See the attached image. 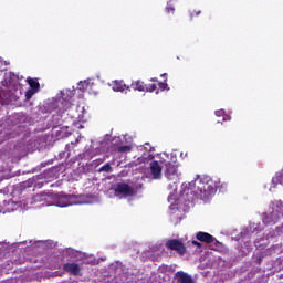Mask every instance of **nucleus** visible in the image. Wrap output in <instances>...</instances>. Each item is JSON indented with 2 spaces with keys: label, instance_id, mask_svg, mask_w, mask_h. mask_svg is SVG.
I'll return each mask as SVG.
<instances>
[{
  "label": "nucleus",
  "instance_id": "1",
  "mask_svg": "<svg viewBox=\"0 0 283 283\" xmlns=\"http://www.w3.org/2000/svg\"><path fill=\"white\" fill-rule=\"evenodd\" d=\"M187 193H193L195 198L199 200H209V198L216 196V185L209 176H198L195 181L189 184Z\"/></svg>",
  "mask_w": 283,
  "mask_h": 283
},
{
  "label": "nucleus",
  "instance_id": "3",
  "mask_svg": "<svg viewBox=\"0 0 283 283\" xmlns=\"http://www.w3.org/2000/svg\"><path fill=\"white\" fill-rule=\"evenodd\" d=\"M165 247L169 251H176L179 255H185L187 253V247H185V243L178 239H169L166 241Z\"/></svg>",
  "mask_w": 283,
  "mask_h": 283
},
{
  "label": "nucleus",
  "instance_id": "20",
  "mask_svg": "<svg viewBox=\"0 0 283 283\" xmlns=\"http://www.w3.org/2000/svg\"><path fill=\"white\" fill-rule=\"evenodd\" d=\"M36 91H32V90H29L25 92V98L27 101H30V98H32V96H34Z\"/></svg>",
  "mask_w": 283,
  "mask_h": 283
},
{
  "label": "nucleus",
  "instance_id": "22",
  "mask_svg": "<svg viewBox=\"0 0 283 283\" xmlns=\"http://www.w3.org/2000/svg\"><path fill=\"white\" fill-rule=\"evenodd\" d=\"M193 247H197V249H202V243L198 241H192Z\"/></svg>",
  "mask_w": 283,
  "mask_h": 283
},
{
  "label": "nucleus",
  "instance_id": "4",
  "mask_svg": "<svg viewBox=\"0 0 283 283\" xmlns=\"http://www.w3.org/2000/svg\"><path fill=\"white\" fill-rule=\"evenodd\" d=\"M164 176L167 180H176L178 178V166L171 161H166L164 165Z\"/></svg>",
  "mask_w": 283,
  "mask_h": 283
},
{
  "label": "nucleus",
  "instance_id": "18",
  "mask_svg": "<svg viewBox=\"0 0 283 283\" xmlns=\"http://www.w3.org/2000/svg\"><path fill=\"white\" fill-rule=\"evenodd\" d=\"M156 90H158V86L155 83L146 84V92H156Z\"/></svg>",
  "mask_w": 283,
  "mask_h": 283
},
{
  "label": "nucleus",
  "instance_id": "23",
  "mask_svg": "<svg viewBox=\"0 0 283 283\" xmlns=\"http://www.w3.org/2000/svg\"><path fill=\"white\" fill-rule=\"evenodd\" d=\"M258 264H262V256L258 259Z\"/></svg>",
  "mask_w": 283,
  "mask_h": 283
},
{
  "label": "nucleus",
  "instance_id": "12",
  "mask_svg": "<svg viewBox=\"0 0 283 283\" xmlns=\"http://www.w3.org/2000/svg\"><path fill=\"white\" fill-rule=\"evenodd\" d=\"M130 87L134 90V92H146V84L140 80L133 82Z\"/></svg>",
  "mask_w": 283,
  "mask_h": 283
},
{
  "label": "nucleus",
  "instance_id": "11",
  "mask_svg": "<svg viewBox=\"0 0 283 283\" xmlns=\"http://www.w3.org/2000/svg\"><path fill=\"white\" fill-rule=\"evenodd\" d=\"M176 277L179 283H193V279L182 271L177 272Z\"/></svg>",
  "mask_w": 283,
  "mask_h": 283
},
{
  "label": "nucleus",
  "instance_id": "13",
  "mask_svg": "<svg viewBox=\"0 0 283 283\" xmlns=\"http://www.w3.org/2000/svg\"><path fill=\"white\" fill-rule=\"evenodd\" d=\"M27 81L33 92H39V87H41V84H39V81L34 78H28Z\"/></svg>",
  "mask_w": 283,
  "mask_h": 283
},
{
  "label": "nucleus",
  "instance_id": "19",
  "mask_svg": "<svg viewBox=\"0 0 283 283\" xmlns=\"http://www.w3.org/2000/svg\"><path fill=\"white\" fill-rule=\"evenodd\" d=\"M166 12H167V14H174L176 12V8H174V6L167 3Z\"/></svg>",
  "mask_w": 283,
  "mask_h": 283
},
{
  "label": "nucleus",
  "instance_id": "26",
  "mask_svg": "<svg viewBox=\"0 0 283 283\" xmlns=\"http://www.w3.org/2000/svg\"><path fill=\"white\" fill-rule=\"evenodd\" d=\"M200 14V11L197 12V15Z\"/></svg>",
  "mask_w": 283,
  "mask_h": 283
},
{
  "label": "nucleus",
  "instance_id": "7",
  "mask_svg": "<svg viewBox=\"0 0 283 283\" xmlns=\"http://www.w3.org/2000/svg\"><path fill=\"white\" fill-rule=\"evenodd\" d=\"M149 167L154 180H160V178H163V167H160V164L154 160L150 163Z\"/></svg>",
  "mask_w": 283,
  "mask_h": 283
},
{
  "label": "nucleus",
  "instance_id": "25",
  "mask_svg": "<svg viewBox=\"0 0 283 283\" xmlns=\"http://www.w3.org/2000/svg\"><path fill=\"white\" fill-rule=\"evenodd\" d=\"M161 76H167V73H165V74H161Z\"/></svg>",
  "mask_w": 283,
  "mask_h": 283
},
{
  "label": "nucleus",
  "instance_id": "15",
  "mask_svg": "<svg viewBox=\"0 0 283 283\" xmlns=\"http://www.w3.org/2000/svg\"><path fill=\"white\" fill-rule=\"evenodd\" d=\"M117 151L118 154H129V151H132V146L129 145L118 146Z\"/></svg>",
  "mask_w": 283,
  "mask_h": 283
},
{
  "label": "nucleus",
  "instance_id": "5",
  "mask_svg": "<svg viewBox=\"0 0 283 283\" xmlns=\"http://www.w3.org/2000/svg\"><path fill=\"white\" fill-rule=\"evenodd\" d=\"M51 198L53 199V205L56 207H70V205H72L70 202V198H72V196L70 195L52 193Z\"/></svg>",
  "mask_w": 283,
  "mask_h": 283
},
{
  "label": "nucleus",
  "instance_id": "6",
  "mask_svg": "<svg viewBox=\"0 0 283 283\" xmlns=\"http://www.w3.org/2000/svg\"><path fill=\"white\" fill-rule=\"evenodd\" d=\"M283 214L277 211V210H273L270 213H264L263 214V224H275V222H277V220H280V218H282Z\"/></svg>",
  "mask_w": 283,
  "mask_h": 283
},
{
  "label": "nucleus",
  "instance_id": "17",
  "mask_svg": "<svg viewBox=\"0 0 283 283\" xmlns=\"http://www.w3.org/2000/svg\"><path fill=\"white\" fill-rule=\"evenodd\" d=\"M88 85L90 84L87 83V81L80 82L78 83V90H81V92H85V90H87Z\"/></svg>",
  "mask_w": 283,
  "mask_h": 283
},
{
  "label": "nucleus",
  "instance_id": "2",
  "mask_svg": "<svg viewBox=\"0 0 283 283\" xmlns=\"http://www.w3.org/2000/svg\"><path fill=\"white\" fill-rule=\"evenodd\" d=\"M114 193L117 198H129L134 196V188L128 184L119 182L115 185Z\"/></svg>",
  "mask_w": 283,
  "mask_h": 283
},
{
  "label": "nucleus",
  "instance_id": "16",
  "mask_svg": "<svg viewBox=\"0 0 283 283\" xmlns=\"http://www.w3.org/2000/svg\"><path fill=\"white\" fill-rule=\"evenodd\" d=\"M103 171H105V174H109V171H112V165L105 164L104 166H102L99 168V172H103Z\"/></svg>",
  "mask_w": 283,
  "mask_h": 283
},
{
  "label": "nucleus",
  "instance_id": "24",
  "mask_svg": "<svg viewBox=\"0 0 283 283\" xmlns=\"http://www.w3.org/2000/svg\"><path fill=\"white\" fill-rule=\"evenodd\" d=\"M150 81L158 83V78H156V77H153Z\"/></svg>",
  "mask_w": 283,
  "mask_h": 283
},
{
  "label": "nucleus",
  "instance_id": "8",
  "mask_svg": "<svg viewBox=\"0 0 283 283\" xmlns=\"http://www.w3.org/2000/svg\"><path fill=\"white\" fill-rule=\"evenodd\" d=\"M196 239L199 240V242H205L206 244H212L214 242L216 238L211 235L209 232L199 231L196 234Z\"/></svg>",
  "mask_w": 283,
  "mask_h": 283
},
{
  "label": "nucleus",
  "instance_id": "9",
  "mask_svg": "<svg viewBox=\"0 0 283 283\" xmlns=\"http://www.w3.org/2000/svg\"><path fill=\"white\" fill-rule=\"evenodd\" d=\"M63 271L71 275H78V273H81V266H78V263H65L63 265Z\"/></svg>",
  "mask_w": 283,
  "mask_h": 283
},
{
  "label": "nucleus",
  "instance_id": "21",
  "mask_svg": "<svg viewBox=\"0 0 283 283\" xmlns=\"http://www.w3.org/2000/svg\"><path fill=\"white\" fill-rule=\"evenodd\" d=\"M158 87L161 90V92H165V90L168 87L167 82H159Z\"/></svg>",
  "mask_w": 283,
  "mask_h": 283
},
{
  "label": "nucleus",
  "instance_id": "14",
  "mask_svg": "<svg viewBox=\"0 0 283 283\" xmlns=\"http://www.w3.org/2000/svg\"><path fill=\"white\" fill-rule=\"evenodd\" d=\"M273 185H283V169L272 179Z\"/></svg>",
  "mask_w": 283,
  "mask_h": 283
},
{
  "label": "nucleus",
  "instance_id": "10",
  "mask_svg": "<svg viewBox=\"0 0 283 283\" xmlns=\"http://www.w3.org/2000/svg\"><path fill=\"white\" fill-rule=\"evenodd\" d=\"M112 90L113 92H124L125 90L132 92V88L125 82L118 80L112 82Z\"/></svg>",
  "mask_w": 283,
  "mask_h": 283
}]
</instances>
